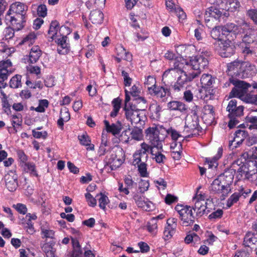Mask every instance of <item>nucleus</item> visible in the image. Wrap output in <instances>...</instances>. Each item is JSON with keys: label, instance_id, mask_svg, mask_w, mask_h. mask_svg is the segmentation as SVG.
<instances>
[{"label": "nucleus", "instance_id": "22", "mask_svg": "<svg viewBox=\"0 0 257 257\" xmlns=\"http://www.w3.org/2000/svg\"><path fill=\"white\" fill-rule=\"evenodd\" d=\"M255 74L256 70L254 65H252L248 62H243V67L240 78H249L254 75Z\"/></svg>", "mask_w": 257, "mask_h": 257}, {"label": "nucleus", "instance_id": "54", "mask_svg": "<svg viewBox=\"0 0 257 257\" xmlns=\"http://www.w3.org/2000/svg\"><path fill=\"white\" fill-rule=\"evenodd\" d=\"M125 99H124V105L123 107V109L124 111H125V112H128L130 111V109H132V104L130 102V101L131 100V97L130 96V93L129 91L127 90H125Z\"/></svg>", "mask_w": 257, "mask_h": 257}, {"label": "nucleus", "instance_id": "50", "mask_svg": "<svg viewBox=\"0 0 257 257\" xmlns=\"http://www.w3.org/2000/svg\"><path fill=\"white\" fill-rule=\"evenodd\" d=\"M215 113H203L201 116L202 120L207 125L214 124L215 119Z\"/></svg>", "mask_w": 257, "mask_h": 257}, {"label": "nucleus", "instance_id": "49", "mask_svg": "<svg viewBox=\"0 0 257 257\" xmlns=\"http://www.w3.org/2000/svg\"><path fill=\"white\" fill-rule=\"evenodd\" d=\"M15 29L12 26H9L5 29L3 32L4 38L5 40L12 39L15 36Z\"/></svg>", "mask_w": 257, "mask_h": 257}, {"label": "nucleus", "instance_id": "46", "mask_svg": "<svg viewBox=\"0 0 257 257\" xmlns=\"http://www.w3.org/2000/svg\"><path fill=\"white\" fill-rule=\"evenodd\" d=\"M17 155L18 157V161L20 167H22L24 164H26L28 162L29 157L23 150H18L17 151Z\"/></svg>", "mask_w": 257, "mask_h": 257}, {"label": "nucleus", "instance_id": "20", "mask_svg": "<svg viewBox=\"0 0 257 257\" xmlns=\"http://www.w3.org/2000/svg\"><path fill=\"white\" fill-rule=\"evenodd\" d=\"M235 170L233 169H227L220 175L218 176L219 179L222 181V183L227 187V189H230V186L233 183Z\"/></svg>", "mask_w": 257, "mask_h": 257}, {"label": "nucleus", "instance_id": "57", "mask_svg": "<svg viewBox=\"0 0 257 257\" xmlns=\"http://www.w3.org/2000/svg\"><path fill=\"white\" fill-rule=\"evenodd\" d=\"M37 219V216L36 214L28 213L26 214L25 218L21 220V223L23 225H28V224H33L32 222V220H35Z\"/></svg>", "mask_w": 257, "mask_h": 257}, {"label": "nucleus", "instance_id": "31", "mask_svg": "<svg viewBox=\"0 0 257 257\" xmlns=\"http://www.w3.org/2000/svg\"><path fill=\"white\" fill-rule=\"evenodd\" d=\"M103 122L105 125V129L107 133H111L113 135H118L120 133L121 130L120 123L119 124L112 123L110 125L109 121L106 119L104 120Z\"/></svg>", "mask_w": 257, "mask_h": 257}, {"label": "nucleus", "instance_id": "12", "mask_svg": "<svg viewBox=\"0 0 257 257\" xmlns=\"http://www.w3.org/2000/svg\"><path fill=\"white\" fill-rule=\"evenodd\" d=\"M148 93L162 101H165L167 96L170 95V89L163 86L154 85V87H148Z\"/></svg>", "mask_w": 257, "mask_h": 257}, {"label": "nucleus", "instance_id": "5", "mask_svg": "<svg viewBox=\"0 0 257 257\" xmlns=\"http://www.w3.org/2000/svg\"><path fill=\"white\" fill-rule=\"evenodd\" d=\"M71 32V30L68 27L62 26L59 30V35L54 37L53 40L57 44V51L59 54L65 55L69 53L70 50V44L67 35Z\"/></svg>", "mask_w": 257, "mask_h": 257}, {"label": "nucleus", "instance_id": "6", "mask_svg": "<svg viewBox=\"0 0 257 257\" xmlns=\"http://www.w3.org/2000/svg\"><path fill=\"white\" fill-rule=\"evenodd\" d=\"M210 55V52L207 51H202L200 55L194 56L190 57L189 62H186L187 65H190L192 67L190 70L192 73H197V77L200 74L201 71L205 69L208 65V58Z\"/></svg>", "mask_w": 257, "mask_h": 257}, {"label": "nucleus", "instance_id": "26", "mask_svg": "<svg viewBox=\"0 0 257 257\" xmlns=\"http://www.w3.org/2000/svg\"><path fill=\"white\" fill-rule=\"evenodd\" d=\"M155 148L151 147L150 154L152 156V159L159 164H164L167 160V158L165 155L162 153V152L163 151V149L162 148V150L156 149L157 151H155Z\"/></svg>", "mask_w": 257, "mask_h": 257}, {"label": "nucleus", "instance_id": "62", "mask_svg": "<svg viewBox=\"0 0 257 257\" xmlns=\"http://www.w3.org/2000/svg\"><path fill=\"white\" fill-rule=\"evenodd\" d=\"M228 10L233 12L237 10L240 6L237 0H228L226 2Z\"/></svg>", "mask_w": 257, "mask_h": 257}, {"label": "nucleus", "instance_id": "14", "mask_svg": "<svg viewBox=\"0 0 257 257\" xmlns=\"http://www.w3.org/2000/svg\"><path fill=\"white\" fill-rule=\"evenodd\" d=\"M239 27L240 30L239 33L244 35L242 37L243 42L248 44L253 43L254 40L252 36L254 35V30L250 24L244 21Z\"/></svg>", "mask_w": 257, "mask_h": 257}, {"label": "nucleus", "instance_id": "15", "mask_svg": "<svg viewBox=\"0 0 257 257\" xmlns=\"http://www.w3.org/2000/svg\"><path fill=\"white\" fill-rule=\"evenodd\" d=\"M183 63H180L178 59H175L173 62L172 67L166 70L162 75L163 80L171 79L176 73L180 74L186 72L183 69Z\"/></svg>", "mask_w": 257, "mask_h": 257}, {"label": "nucleus", "instance_id": "19", "mask_svg": "<svg viewBox=\"0 0 257 257\" xmlns=\"http://www.w3.org/2000/svg\"><path fill=\"white\" fill-rule=\"evenodd\" d=\"M27 11V7L24 4L20 2H16L12 4L7 12L6 14L12 15L16 16H27L26 13Z\"/></svg>", "mask_w": 257, "mask_h": 257}, {"label": "nucleus", "instance_id": "60", "mask_svg": "<svg viewBox=\"0 0 257 257\" xmlns=\"http://www.w3.org/2000/svg\"><path fill=\"white\" fill-rule=\"evenodd\" d=\"M245 122L251 123V124L249 125V126L248 127L249 129L257 130V117L256 116H246L245 117Z\"/></svg>", "mask_w": 257, "mask_h": 257}, {"label": "nucleus", "instance_id": "53", "mask_svg": "<svg viewBox=\"0 0 257 257\" xmlns=\"http://www.w3.org/2000/svg\"><path fill=\"white\" fill-rule=\"evenodd\" d=\"M176 228L167 225L164 231L165 239L167 240L171 238L176 232Z\"/></svg>", "mask_w": 257, "mask_h": 257}, {"label": "nucleus", "instance_id": "41", "mask_svg": "<svg viewBox=\"0 0 257 257\" xmlns=\"http://www.w3.org/2000/svg\"><path fill=\"white\" fill-rule=\"evenodd\" d=\"M118 70H120L121 72V75L123 78V83L125 86H130L132 83V78L129 76L128 73L124 70L121 65H119L117 67Z\"/></svg>", "mask_w": 257, "mask_h": 257}, {"label": "nucleus", "instance_id": "55", "mask_svg": "<svg viewBox=\"0 0 257 257\" xmlns=\"http://www.w3.org/2000/svg\"><path fill=\"white\" fill-rule=\"evenodd\" d=\"M111 104L113 107L111 112H118L121 107L122 99L119 97L115 98L112 100Z\"/></svg>", "mask_w": 257, "mask_h": 257}, {"label": "nucleus", "instance_id": "44", "mask_svg": "<svg viewBox=\"0 0 257 257\" xmlns=\"http://www.w3.org/2000/svg\"><path fill=\"white\" fill-rule=\"evenodd\" d=\"M49 105V101L47 99H42L39 100L38 106L35 108L33 106L30 107V110H35L38 112H44L45 108H47Z\"/></svg>", "mask_w": 257, "mask_h": 257}, {"label": "nucleus", "instance_id": "17", "mask_svg": "<svg viewBox=\"0 0 257 257\" xmlns=\"http://www.w3.org/2000/svg\"><path fill=\"white\" fill-rule=\"evenodd\" d=\"M243 61H234L227 64L226 72L231 76L230 78L238 77L240 78Z\"/></svg>", "mask_w": 257, "mask_h": 257}, {"label": "nucleus", "instance_id": "64", "mask_svg": "<svg viewBox=\"0 0 257 257\" xmlns=\"http://www.w3.org/2000/svg\"><path fill=\"white\" fill-rule=\"evenodd\" d=\"M246 15L257 25V9L248 10L246 12Z\"/></svg>", "mask_w": 257, "mask_h": 257}, {"label": "nucleus", "instance_id": "34", "mask_svg": "<svg viewBox=\"0 0 257 257\" xmlns=\"http://www.w3.org/2000/svg\"><path fill=\"white\" fill-rule=\"evenodd\" d=\"M221 31L224 35L228 33H233L234 34H236L240 32L239 26L233 23L226 24L221 27Z\"/></svg>", "mask_w": 257, "mask_h": 257}, {"label": "nucleus", "instance_id": "24", "mask_svg": "<svg viewBox=\"0 0 257 257\" xmlns=\"http://www.w3.org/2000/svg\"><path fill=\"white\" fill-rule=\"evenodd\" d=\"M42 54V52L38 46H33L29 53L28 62L29 64H35L38 62Z\"/></svg>", "mask_w": 257, "mask_h": 257}, {"label": "nucleus", "instance_id": "29", "mask_svg": "<svg viewBox=\"0 0 257 257\" xmlns=\"http://www.w3.org/2000/svg\"><path fill=\"white\" fill-rule=\"evenodd\" d=\"M214 81V79L212 76L208 74H203L200 79L202 87L205 91L207 89H209V91H210V88L212 87L211 86Z\"/></svg>", "mask_w": 257, "mask_h": 257}, {"label": "nucleus", "instance_id": "16", "mask_svg": "<svg viewBox=\"0 0 257 257\" xmlns=\"http://www.w3.org/2000/svg\"><path fill=\"white\" fill-rule=\"evenodd\" d=\"M209 191L213 194H222L223 196H226L231 191L222 183V181L217 177L214 179L209 187Z\"/></svg>", "mask_w": 257, "mask_h": 257}, {"label": "nucleus", "instance_id": "11", "mask_svg": "<svg viewBox=\"0 0 257 257\" xmlns=\"http://www.w3.org/2000/svg\"><path fill=\"white\" fill-rule=\"evenodd\" d=\"M27 16L6 14L5 22L7 25L12 26L16 31L22 30L26 25Z\"/></svg>", "mask_w": 257, "mask_h": 257}, {"label": "nucleus", "instance_id": "28", "mask_svg": "<svg viewBox=\"0 0 257 257\" xmlns=\"http://www.w3.org/2000/svg\"><path fill=\"white\" fill-rule=\"evenodd\" d=\"M104 16L103 13L99 10L91 11L89 15V20L95 25L100 24L103 21Z\"/></svg>", "mask_w": 257, "mask_h": 257}, {"label": "nucleus", "instance_id": "1", "mask_svg": "<svg viewBox=\"0 0 257 257\" xmlns=\"http://www.w3.org/2000/svg\"><path fill=\"white\" fill-rule=\"evenodd\" d=\"M251 189L243 186H240L236 191L234 192L227 199L226 206L230 208L238 201H247V205H251L257 200V189L255 190L250 197L248 198L251 193Z\"/></svg>", "mask_w": 257, "mask_h": 257}, {"label": "nucleus", "instance_id": "40", "mask_svg": "<svg viewBox=\"0 0 257 257\" xmlns=\"http://www.w3.org/2000/svg\"><path fill=\"white\" fill-rule=\"evenodd\" d=\"M168 107L171 110H178L182 111L186 109L184 103L178 101H171L168 103Z\"/></svg>", "mask_w": 257, "mask_h": 257}, {"label": "nucleus", "instance_id": "43", "mask_svg": "<svg viewBox=\"0 0 257 257\" xmlns=\"http://www.w3.org/2000/svg\"><path fill=\"white\" fill-rule=\"evenodd\" d=\"M36 38L37 36L35 33L34 32H31L23 39L20 44H27L30 46L34 43Z\"/></svg>", "mask_w": 257, "mask_h": 257}, {"label": "nucleus", "instance_id": "35", "mask_svg": "<svg viewBox=\"0 0 257 257\" xmlns=\"http://www.w3.org/2000/svg\"><path fill=\"white\" fill-rule=\"evenodd\" d=\"M21 167L24 172L29 173L30 175L37 177H39L36 165L33 162H28L26 164H24V165Z\"/></svg>", "mask_w": 257, "mask_h": 257}, {"label": "nucleus", "instance_id": "2", "mask_svg": "<svg viewBox=\"0 0 257 257\" xmlns=\"http://www.w3.org/2000/svg\"><path fill=\"white\" fill-rule=\"evenodd\" d=\"M183 133V137L185 140L203 134V130L199 124L197 113H187L185 117V125Z\"/></svg>", "mask_w": 257, "mask_h": 257}, {"label": "nucleus", "instance_id": "56", "mask_svg": "<svg viewBox=\"0 0 257 257\" xmlns=\"http://www.w3.org/2000/svg\"><path fill=\"white\" fill-rule=\"evenodd\" d=\"M10 73L7 69H0V83L2 84V87L5 88L7 83H4V81L7 80Z\"/></svg>", "mask_w": 257, "mask_h": 257}, {"label": "nucleus", "instance_id": "13", "mask_svg": "<svg viewBox=\"0 0 257 257\" xmlns=\"http://www.w3.org/2000/svg\"><path fill=\"white\" fill-rule=\"evenodd\" d=\"M3 179L6 188L11 192L15 191L18 187V176L16 171L10 170L5 174Z\"/></svg>", "mask_w": 257, "mask_h": 257}, {"label": "nucleus", "instance_id": "21", "mask_svg": "<svg viewBox=\"0 0 257 257\" xmlns=\"http://www.w3.org/2000/svg\"><path fill=\"white\" fill-rule=\"evenodd\" d=\"M249 176H248V180L253 182L257 180V160L249 161L244 164Z\"/></svg>", "mask_w": 257, "mask_h": 257}, {"label": "nucleus", "instance_id": "10", "mask_svg": "<svg viewBox=\"0 0 257 257\" xmlns=\"http://www.w3.org/2000/svg\"><path fill=\"white\" fill-rule=\"evenodd\" d=\"M150 145L143 142L140 145V148L137 150L133 155V164L147 163L149 159L148 153L151 152Z\"/></svg>", "mask_w": 257, "mask_h": 257}, {"label": "nucleus", "instance_id": "7", "mask_svg": "<svg viewBox=\"0 0 257 257\" xmlns=\"http://www.w3.org/2000/svg\"><path fill=\"white\" fill-rule=\"evenodd\" d=\"M175 209L179 214L183 226H188L194 222L195 217L193 214V209L190 206L178 204L175 206Z\"/></svg>", "mask_w": 257, "mask_h": 257}, {"label": "nucleus", "instance_id": "37", "mask_svg": "<svg viewBox=\"0 0 257 257\" xmlns=\"http://www.w3.org/2000/svg\"><path fill=\"white\" fill-rule=\"evenodd\" d=\"M226 110L228 112H243L244 107L242 105L237 106V101L231 100L227 106Z\"/></svg>", "mask_w": 257, "mask_h": 257}, {"label": "nucleus", "instance_id": "8", "mask_svg": "<svg viewBox=\"0 0 257 257\" xmlns=\"http://www.w3.org/2000/svg\"><path fill=\"white\" fill-rule=\"evenodd\" d=\"M229 81L234 86L230 92V96L242 99L247 93L248 87H250V84L233 78H229Z\"/></svg>", "mask_w": 257, "mask_h": 257}, {"label": "nucleus", "instance_id": "47", "mask_svg": "<svg viewBox=\"0 0 257 257\" xmlns=\"http://www.w3.org/2000/svg\"><path fill=\"white\" fill-rule=\"evenodd\" d=\"M134 166H137L138 170L140 175L142 177H148L149 173L147 171V163H142L139 164H133Z\"/></svg>", "mask_w": 257, "mask_h": 257}, {"label": "nucleus", "instance_id": "18", "mask_svg": "<svg viewBox=\"0 0 257 257\" xmlns=\"http://www.w3.org/2000/svg\"><path fill=\"white\" fill-rule=\"evenodd\" d=\"M235 46L230 41H224L219 44L218 52L222 57L227 58L232 56L235 53Z\"/></svg>", "mask_w": 257, "mask_h": 257}, {"label": "nucleus", "instance_id": "3", "mask_svg": "<svg viewBox=\"0 0 257 257\" xmlns=\"http://www.w3.org/2000/svg\"><path fill=\"white\" fill-rule=\"evenodd\" d=\"M125 160V155L122 148H117L110 151L104 160V169L110 172L119 168Z\"/></svg>", "mask_w": 257, "mask_h": 257}, {"label": "nucleus", "instance_id": "33", "mask_svg": "<svg viewBox=\"0 0 257 257\" xmlns=\"http://www.w3.org/2000/svg\"><path fill=\"white\" fill-rule=\"evenodd\" d=\"M184 241L187 244L192 243L194 246H197V245L200 244L201 238L196 233L190 232L186 235Z\"/></svg>", "mask_w": 257, "mask_h": 257}, {"label": "nucleus", "instance_id": "63", "mask_svg": "<svg viewBox=\"0 0 257 257\" xmlns=\"http://www.w3.org/2000/svg\"><path fill=\"white\" fill-rule=\"evenodd\" d=\"M247 103H252L257 105V94L253 95L249 93H246L242 99Z\"/></svg>", "mask_w": 257, "mask_h": 257}, {"label": "nucleus", "instance_id": "52", "mask_svg": "<svg viewBox=\"0 0 257 257\" xmlns=\"http://www.w3.org/2000/svg\"><path fill=\"white\" fill-rule=\"evenodd\" d=\"M147 228L149 232L152 233L156 232L158 228L157 219L155 218H152L149 220L147 225Z\"/></svg>", "mask_w": 257, "mask_h": 257}, {"label": "nucleus", "instance_id": "38", "mask_svg": "<svg viewBox=\"0 0 257 257\" xmlns=\"http://www.w3.org/2000/svg\"><path fill=\"white\" fill-rule=\"evenodd\" d=\"M22 76L19 74H16L13 76L9 82V86L12 88H18L22 87Z\"/></svg>", "mask_w": 257, "mask_h": 257}, {"label": "nucleus", "instance_id": "39", "mask_svg": "<svg viewBox=\"0 0 257 257\" xmlns=\"http://www.w3.org/2000/svg\"><path fill=\"white\" fill-rule=\"evenodd\" d=\"M243 142V138H240L239 136L235 133L232 140L229 141L228 147L230 149L233 150L239 147Z\"/></svg>", "mask_w": 257, "mask_h": 257}, {"label": "nucleus", "instance_id": "61", "mask_svg": "<svg viewBox=\"0 0 257 257\" xmlns=\"http://www.w3.org/2000/svg\"><path fill=\"white\" fill-rule=\"evenodd\" d=\"M100 198L98 199L99 206L100 208L104 210L106 207V205L109 202V199L108 197L104 194L100 193Z\"/></svg>", "mask_w": 257, "mask_h": 257}, {"label": "nucleus", "instance_id": "36", "mask_svg": "<svg viewBox=\"0 0 257 257\" xmlns=\"http://www.w3.org/2000/svg\"><path fill=\"white\" fill-rule=\"evenodd\" d=\"M131 140H134L136 141H141L144 139L143 130L141 127L134 126L132 131H130Z\"/></svg>", "mask_w": 257, "mask_h": 257}, {"label": "nucleus", "instance_id": "32", "mask_svg": "<svg viewBox=\"0 0 257 257\" xmlns=\"http://www.w3.org/2000/svg\"><path fill=\"white\" fill-rule=\"evenodd\" d=\"M60 27L59 22L56 20L52 21L50 24L49 29L48 32L49 36L51 39L59 35Z\"/></svg>", "mask_w": 257, "mask_h": 257}, {"label": "nucleus", "instance_id": "48", "mask_svg": "<svg viewBox=\"0 0 257 257\" xmlns=\"http://www.w3.org/2000/svg\"><path fill=\"white\" fill-rule=\"evenodd\" d=\"M70 119V113H60L57 124L61 130L64 129V122H67Z\"/></svg>", "mask_w": 257, "mask_h": 257}, {"label": "nucleus", "instance_id": "25", "mask_svg": "<svg viewBox=\"0 0 257 257\" xmlns=\"http://www.w3.org/2000/svg\"><path fill=\"white\" fill-rule=\"evenodd\" d=\"M126 118L134 126L141 127L145 124V120L141 118L140 113H125Z\"/></svg>", "mask_w": 257, "mask_h": 257}, {"label": "nucleus", "instance_id": "45", "mask_svg": "<svg viewBox=\"0 0 257 257\" xmlns=\"http://www.w3.org/2000/svg\"><path fill=\"white\" fill-rule=\"evenodd\" d=\"M248 171L244 164L241 166L237 170L238 174L237 177L238 180L243 179L248 180V176H249V174H248Z\"/></svg>", "mask_w": 257, "mask_h": 257}, {"label": "nucleus", "instance_id": "4", "mask_svg": "<svg viewBox=\"0 0 257 257\" xmlns=\"http://www.w3.org/2000/svg\"><path fill=\"white\" fill-rule=\"evenodd\" d=\"M167 133V129L163 126L149 127L145 130L146 138L153 148L162 150V141L165 139L164 134Z\"/></svg>", "mask_w": 257, "mask_h": 257}, {"label": "nucleus", "instance_id": "51", "mask_svg": "<svg viewBox=\"0 0 257 257\" xmlns=\"http://www.w3.org/2000/svg\"><path fill=\"white\" fill-rule=\"evenodd\" d=\"M240 115V113H228V117L229 118V121H228V126L229 128H233L238 124L239 121L236 119V117Z\"/></svg>", "mask_w": 257, "mask_h": 257}, {"label": "nucleus", "instance_id": "42", "mask_svg": "<svg viewBox=\"0 0 257 257\" xmlns=\"http://www.w3.org/2000/svg\"><path fill=\"white\" fill-rule=\"evenodd\" d=\"M22 120L23 119L21 113L13 114L12 116L11 123L16 133L18 131L17 129V127L21 126Z\"/></svg>", "mask_w": 257, "mask_h": 257}, {"label": "nucleus", "instance_id": "23", "mask_svg": "<svg viewBox=\"0 0 257 257\" xmlns=\"http://www.w3.org/2000/svg\"><path fill=\"white\" fill-rule=\"evenodd\" d=\"M180 76L177 78V81L185 87V85L192 81L197 77V73H192L191 71L184 72L180 73Z\"/></svg>", "mask_w": 257, "mask_h": 257}, {"label": "nucleus", "instance_id": "58", "mask_svg": "<svg viewBox=\"0 0 257 257\" xmlns=\"http://www.w3.org/2000/svg\"><path fill=\"white\" fill-rule=\"evenodd\" d=\"M215 25H214L212 28V30H211L210 32L211 36L212 38H213L215 40H220V30H221V27L219 26H216Z\"/></svg>", "mask_w": 257, "mask_h": 257}, {"label": "nucleus", "instance_id": "59", "mask_svg": "<svg viewBox=\"0 0 257 257\" xmlns=\"http://www.w3.org/2000/svg\"><path fill=\"white\" fill-rule=\"evenodd\" d=\"M133 199L138 207L142 208V207L144 206L146 200L143 196H141L138 194H135L133 196Z\"/></svg>", "mask_w": 257, "mask_h": 257}, {"label": "nucleus", "instance_id": "27", "mask_svg": "<svg viewBox=\"0 0 257 257\" xmlns=\"http://www.w3.org/2000/svg\"><path fill=\"white\" fill-rule=\"evenodd\" d=\"M147 107V101L142 97H139L136 98L134 104H132V108L130 111H145Z\"/></svg>", "mask_w": 257, "mask_h": 257}, {"label": "nucleus", "instance_id": "9", "mask_svg": "<svg viewBox=\"0 0 257 257\" xmlns=\"http://www.w3.org/2000/svg\"><path fill=\"white\" fill-rule=\"evenodd\" d=\"M222 16V10L215 6L208 8L205 13L204 20L206 26L212 28L214 25H217L219 19Z\"/></svg>", "mask_w": 257, "mask_h": 257}, {"label": "nucleus", "instance_id": "30", "mask_svg": "<svg viewBox=\"0 0 257 257\" xmlns=\"http://www.w3.org/2000/svg\"><path fill=\"white\" fill-rule=\"evenodd\" d=\"M243 244L247 247H250L252 245L257 247V233H253L248 231L244 237Z\"/></svg>", "mask_w": 257, "mask_h": 257}]
</instances>
